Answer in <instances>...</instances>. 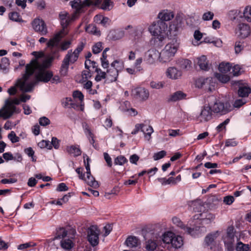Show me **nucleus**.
Masks as SVG:
<instances>
[{
    "label": "nucleus",
    "instance_id": "1",
    "mask_svg": "<svg viewBox=\"0 0 251 251\" xmlns=\"http://www.w3.org/2000/svg\"><path fill=\"white\" fill-rule=\"evenodd\" d=\"M37 64L36 60H31L29 64L26 65L25 73L23 75L22 78L17 80L16 85L20 88L21 91L30 92L32 91L35 83L34 82L26 83V82L34 74L37 68Z\"/></svg>",
    "mask_w": 251,
    "mask_h": 251
},
{
    "label": "nucleus",
    "instance_id": "2",
    "mask_svg": "<svg viewBox=\"0 0 251 251\" xmlns=\"http://www.w3.org/2000/svg\"><path fill=\"white\" fill-rule=\"evenodd\" d=\"M85 43L80 42L77 45L76 48L73 51L72 50L68 51L67 53L65 56L60 67V73L61 75L65 76L67 75L69 65L75 63L79 56L80 53L82 51Z\"/></svg>",
    "mask_w": 251,
    "mask_h": 251
},
{
    "label": "nucleus",
    "instance_id": "3",
    "mask_svg": "<svg viewBox=\"0 0 251 251\" xmlns=\"http://www.w3.org/2000/svg\"><path fill=\"white\" fill-rule=\"evenodd\" d=\"M179 45V43L176 40H173L172 42L167 44L164 49L160 52L161 62L165 63L171 60L176 53Z\"/></svg>",
    "mask_w": 251,
    "mask_h": 251
},
{
    "label": "nucleus",
    "instance_id": "4",
    "mask_svg": "<svg viewBox=\"0 0 251 251\" xmlns=\"http://www.w3.org/2000/svg\"><path fill=\"white\" fill-rule=\"evenodd\" d=\"M167 29V25L163 21H157L153 23L149 28L152 35L155 37V40L162 42L165 37V31Z\"/></svg>",
    "mask_w": 251,
    "mask_h": 251
},
{
    "label": "nucleus",
    "instance_id": "5",
    "mask_svg": "<svg viewBox=\"0 0 251 251\" xmlns=\"http://www.w3.org/2000/svg\"><path fill=\"white\" fill-rule=\"evenodd\" d=\"M20 101L18 99H15L13 100H7L5 101V106L0 110V118L2 117L4 119L9 118L14 113H19V110L13 104H19Z\"/></svg>",
    "mask_w": 251,
    "mask_h": 251
},
{
    "label": "nucleus",
    "instance_id": "6",
    "mask_svg": "<svg viewBox=\"0 0 251 251\" xmlns=\"http://www.w3.org/2000/svg\"><path fill=\"white\" fill-rule=\"evenodd\" d=\"M172 222L175 225L180 227L181 229H183L185 232L193 237H196L201 232H206V228L204 226L191 228L185 226L178 218L176 217L172 218Z\"/></svg>",
    "mask_w": 251,
    "mask_h": 251
},
{
    "label": "nucleus",
    "instance_id": "7",
    "mask_svg": "<svg viewBox=\"0 0 251 251\" xmlns=\"http://www.w3.org/2000/svg\"><path fill=\"white\" fill-rule=\"evenodd\" d=\"M63 30L57 32L47 43V47L50 49L51 52L52 53V55L53 56L50 58V61L54 59L55 54L58 53L59 51V45L60 41L63 37Z\"/></svg>",
    "mask_w": 251,
    "mask_h": 251
},
{
    "label": "nucleus",
    "instance_id": "8",
    "mask_svg": "<svg viewBox=\"0 0 251 251\" xmlns=\"http://www.w3.org/2000/svg\"><path fill=\"white\" fill-rule=\"evenodd\" d=\"M116 64H120V61L116 60H114L111 64L110 68L107 70L106 75V80L105 82L106 83H110L117 80L119 74V69L120 66L115 67Z\"/></svg>",
    "mask_w": 251,
    "mask_h": 251
},
{
    "label": "nucleus",
    "instance_id": "9",
    "mask_svg": "<svg viewBox=\"0 0 251 251\" xmlns=\"http://www.w3.org/2000/svg\"><path fill=\"white\" fill-rule=\"evenodd\" d=\"M87 239L90 244L93 247L97 246L99 242L100 230L97 226H91L87 231Z\"/></svg>",
    "mask_w": 251,
    "mask_h": 251
},
{
    "label": "nucleus",
    "instance_id": "10",
    "mask_svg": "<svg viewBox=\"0 0 251 251\" xmlns=\"http://www.w3.org/2000/svg\"><path fill=\"white\" fill-rule=\"evenodd\" d=\"M211 107L214 113H220L221 115L226 114L232 109V107L228 102L224 103L217 100Z\"/></svg>",
    "mask_w": 251,
    "mask_h": 251
},
{
    "label": "nucleus",
    "instance_id": "11",
    "mask_svg": "<svg viewBox=\"0 0 251 251\" xmlns=\"http://www.w3.org/2000/svg\"><path fill=\"white\" fill-rule=\"evenodd\" d=\"M32 26L35 31L41 35H45L48 33L46 25L42 19H35L32 22Z\"/></svg>",
    "mask_w": 251,
    "mask_h": 251
},
{
    "label": "nucleus",
    "instance_id": "12",
    "mask_svg": "<svg viewBox=\"0 0 251 251\" xmlns=\"http://www.w3.org/2000/svg\"><path fill=\"white\" fill-rule=\"evenodd\" d=\"M131 96L136 99L145 100L149 96L148 90L143 87H137L132 90Z\"/></svg>",
    "mask_w": 251,
    "mask_h": 251
},
{
    "label": "nucleus",
    "instance_id": "13",
    "mask_svg": "<svg viewBox=\"0 0 251 251\" xmlns=\"http://www.w3.org/2000/svg\"><path fill=\"white\" fill-rule=\"evenodd\" d=\"M158 59H159L160 61H161V55L160 52L155 49H152L150 50L146 53L145 60L147 63L152 64Z\"/></svg>",
    "mask_w": 251,
    "mask_h": 251
},
{
    "label": "nucleus",
    "instance_id": "14",
    "mask_svg": "<svg viewBox=\"0 0 251 251\" xmlns=\"http://www.w3.org/2000/svg\"><path fill=\"white\" fill-rule=\"evenodd\" d=\"M87 0H85L83 1L82 3H81V0H74L73 1H70V4L72 7V8L75 9V12L73 14H75V16L77 17L79 14L81 12L82 9L84 6H89L92 5H96L98 4L95 3H90L89 5H86L85 3V2Z\"/></svg>",
    "mask_w": 251,
    "mask_h": 251
},
{
    "label": "nucleus",
    "instance_id": "15",
    "mask_svg": "<svg viewBox=\"0 0 251 251\" xmlns=\"http://www.w3.org/2000/svg\"><path fill=\"white\" fill-rule=\"evenodd\" d=\"M212 109L209 105H204L201 109L200 116L201 122H207L212 118Z\"/></svg>",
    "mask_w": 251,
    "mask_h": 251
},
{
    "label": "nucleus",
    "instance_id": "16",
    "mask_svg": "<svg viewBox=\"0 0 251 251\" xmlns=\"http://www.w3.org/2000/svg\"><path fill=\"white\" fill-rule=\"evenodd\" d=\"M194 219H200L202 224H209L214 220L215 216L212 213L208 212L195 215L194 216Z\"/></svg>",
    "mask_w": 251,
    "mask_h": 251
},
{
    "label": "nucleus",
    "instance_id": "17",
    "mask_svg": "<svg viewBox=\"0 0 251 251\" xmlns=\"http://www.w3.org/2000/svg\"><path fill=\"white\" fill-rule=\"evenodd\" d=\"M238 29L239 31L238 36L242 39L246 38L250 35V27L247 24L244 23L240 24L238 26Z\"/></svg>",
    "mask_w": 251,
    "mask_h": 251
},
{
    "label": "nucleus",
    "instance_id": "18",
    "mask_svg": "<svg viewBox=\"0 0 251 251\" xmlns=\"http://www.w3.org/2000/svg\"><path fill=\"white\" fill-rule=\"evenodd\" d=\"M166 75L168 77L172 79H177L181 76L182 72L176 68L171 67L167 69Z\"/></svg>",
    "mask_w": 251,
    "mask_h": 251
},
{
    "label": "nucleus",
    "instance_id": "19",
    "mask_svg": "<svg viewBox=\"0 0 251 251\" xmlns=\"http://www.w3.org/2000/svg\"><path fill=\"white\" fill-rule=\"evenodd\" d=\"M52 76L53 74L51 71H41L36 75V79L38 81H42L45 83H47L51 79Z\"/></svg>",
    "mask_w": 251,
    "mask_h": 251
},
{
    "label": "nucleus",
    "instance_id": "20",
    "mask_svg": "<svg viewBox=\"0 0 251 251\" xmlns=\"http://www.w3.org/2000/svg\"><path fill=\"white\" fill-rule=\"evenodd\" d=\"M182 17L177 14L173 22L170 25V29L172 31H176L181 27Z\"/></svg>",
    "mask_w": 251,
    "mask_h": 251
},
{
    "label": "nucleus",
    "instance_id": "21",
    "mask_svg": "<svg viewBox=\"0 0 251 251\" xmlns=\"http://www.w3.org/2000/svg\"><path fill=\"white\" fill-rule=\"evenodd\" d=\"M158 18L160 19L159 21H169L174 17V13L168 10H164L160 12L158 15Z\"/></svg>",
    "mask_w": 251,
    "mask_h": 251
},
{
    "label": "nucleus",
    "instance_id": "22",
    "mask_svg": "<svg viewBox=\"0 0 251 251\" xmlns=\"http://www.w3.org/2000/svg\"><path fill=\"white\" fill-rule=\"evenodd\" d=\"M239 89L238 90V96L240 97H246L249 96V95L251 92V88L247 85L244 84H240L239 82Z\"/></svg>",
    "mask_w": 251,
    "mask_h": 251
},
{
    "label": "nucleus",
    "instance_id": "23",
    "mask_svg": "<svg viewBox=\"0 0 251 251\" xmlns=\"http://www.w3.org/2000/svg\"><path fill=\"white\" fill-rule=\"evenodd\" d=\"M197 63L199 66L201 70L208 71L209 69L207 58L205 55H202L201 57L196 58Z\"/></svg>",
    "mask_w": 251,
    "mask_h": 251
},
{
    "label": "nucleus",
    "instance_id": "24",
    "mask_svg": "<svg viewBox=\"0 0 251 251\" xmlns=\"http://www.w3.org/2000/svg\"><path fill=\"white\" fill-rule=\"evenodd\" d=\"M186 94L184 93L181 91H178L170 95L169 98L168 100V101H176L178 100L185 99L186 98Z\"/></svg>",
    "mask_w": 251,
    "mask_h": 251
},
{
    "label": "nucleus",
    "instance_id": "25",
    "mask_svg": "<svg viewBox=\"0 0 251 251\" xmlns=\"http://www.w3.org/2000/svg\"><path fill=\"white\" fill-rule=\"evenodd\" d=\"M126 245L129 248L137 247L140 245V241L135 236H129L125 241Z\"/></svg>",
    "mask_w": 251,
    "mask_h": 251
},
{
    "label": "nucleus",
    "instance_id": "26",
    "mask_svg": "<svg viewBox=\"0 0 251 251\" xmlns=\"http://www.w3.org/2000/svg\"><path fill=\"white\" fill-rule=\"evenodd\" d=\"M151 239H149L146 242V248L149 251H154L156 249L157 244L155 238H157V235L152 234Z\"/></svg>",
    "mask_w": 251,
    "mask_h": 251
},
{
    "label": "nucleus",
    "instance_id": "27",
    "mask_svg": "<svg viewBox=\"0 0 251 251\" xmlns=\"http://www.w3.org/2000/svg\"><path fill=\"white\" fill-rule=\"evenodd\" d=\"M67 151L74 156H78L81 153V151L77 145H72L66 147Z\"/></svg>",
    "mask_w": 251,
    "mask_h": 251
},
{
    "label": "nucleus",
    "instance_id": "28",
    "mask_svg": "<svg viewBox=\"0 0 251 251\" xmlns=\"http://www.w3.org/2000/svg\"><path fill=\"white\" fill-rule=\"evenodd\" d=\"M86 174L87 177H84V179L83 180L86 182L88 185L95 188H96L97 187H99V184L98 181H97L95 179V178L92 176L91 173Z\"/></svg>",
    "mask_w": 251,
    "mask_h": 251
},
{
    "label": "nucleus",
    "instance_id": "29",
    "mask_svg": "<svg viewBox=\"0 0 251 251\" xmlns=\"http://www.w3.org/2000/svg\"><path fill=\"white\" fill-rule=\"evenodd\" d=\"M183 243L182 237L175 234V237L173 238V240L171 243L172 246L176 249H178L180 248L183 245Z\"/></svg>",
    "mask_w": 251,
    "mask_h": 251
},
{
    "label": "nucleus",
    "instance_id": "30",
    "mask_svg": "<svg viewBox=\"0 0 251 251\" xmlns=\"http://www.w3.org/2000/svg\"><path fill=\"white\" fill-rule=\"evenodd\" d=\"M175 233L171 231H168L164 233L162 235V241L164 243L166 244H171L173 240V238L175 237Z\"/></svg>",
    "mask_w": 251,
    "mask_h": 251
},
{
    "label": "nucleus",
    "instance_id": "31",
    "mask_svg": "<svg viewBox=\"0 0 251 251\" xmlns=\"http://www.w3.org/2000/svg\"><path fill=\"white\" fill-rule=\"evenodd\" d=\"M76 18L77 17L75 16V14H73L71 17H68V18L60 21L63 32L64 31V29L67 27L71 22L75 21Z\"/></svg>",
    "mask_w": 251,
    "mask_h": 251
},
{
    "label": "nucleus",
    "instance_id": "32",
    "mask_svg": "<svg viewBox=\"0 0 251 251\" xmlns=\"http://www.w3.org/2000/svg\"><path fill=\"white\" fill-rule=\"evenodd\" d=\"M210 81V79L209 78L201 77L196 80V85L197 87L201 88L206 84H208Z\"/></svg>",
    "mask_w": 251,
    "mask_h": 251
},
{
    "label": "nucleus",
    "instance_id": "33",
    "mask_svg": "<svg viewBox=\"0 0 251 251\" xmlns=\"http://www.w3.org/2000/svg\"><path fill=\"white\" fill-rule=\"evenodd\" d=\"M231 69V65L229 63H221L219 66V70L222 73H227L230 72Z\"/></svg>",
    "mask_w": 251,
    "mask_h": 251
},
{
    "label": "nucleus",
    "instance_id": "34",
    "mask_svg": "<svg viewBox=\"0 0 251 251\" xmlns=\"http://www.w3.org/2000/svg\"><path fill=\"white\" fill-rule=\"evenodd\" d=\"M95 72L97 73L95 77V80L97 82L101 81L102 79H105L106 80V73L101 71L100 68H96Z\"/></svg>",
    "mask_w": 251,
    "mask_h": 251
},
{
    "label": "nucleus",
    "instance_id": "35",
    "mask_svg": "<svg viewBox=\"0 0 251 251\" xmlns=\"http://www.w3.org/2000/svg\"><path fill=\"white\" fill-rule=\"evenodd\" d=\"M219 235V231H217L213 234H210L207 235L205 238V242L207 245L211 244L214 240Z\"/></svg>",
    "mask_w": 251,
    "mask_h": 251
},
{
    "label": "nucleus",
    "instance_id": "36",
    "mask_svg": "<svg viewBox=\"0 0 251 251\" xmlns=\"http://www.w3.org/2000/svg\"><path fill=\"white\" fill-rule=\"evenodd\" d=\"M61 246L66 250H70L73 247V243L70 239H62L61 241Z\"/></svg>",
    "mask_w": 251,
    "mask_h": 251
},
{
    "label": "nucleus",
    "instance_id": "37",
    "mask_svg": "<svg viewBox=\"0 0 251 251\" xmlns=\"http://www.w3.org/2000/svg\"><path fill=\"white\" fill-rule=\"evenodd\" d=\"M216 73L215 75V77L222 83H226L230 80V77L227 75Z\"/></svg>",
    "mask_w": 251,
    "mask_h": 251
},
{
    "label": "nucleus",
    "instance_id": "38",
    "mask_svg": "<svg viewBox=\"0 0 251 251\" xmlns=\"http://www.w3.org/2000/svg\"><path fill=\"white\" fill-rule=\"evenodd\" d=\"M234 227L233 226H229L227 227L226 230V236L225 239H234Z\"/></svg>",
    "mask_w": 251,
    "mask_h": 251
},
{
    "label": "nucleus",
    "instance_id": "39",
    "mask_svg": "<svg viewBox=\"0 0 251 251\" xmlns=\"http://www.w3.org/2000/svg\"><path fill=\"white\" fill-rule=\"evenodd\" d=\"M234 241V239H224V243L226 247V249L227 251H233L234 250V246L233 242Z\"/></svg>",
    "mask_w": 251,
    "mask_h": 251
},
{
    "label": "nucleus",
    "instance_id": "40",
    "mask_svg": "<svg viewBox=\"0 0 251 251\" xmlns=\"http://www.w3.org/2000/svg\"><path fill=\"white\" fill-rule=\"evenodd\" d=\"M9 64V60L8 58H2L1 63H0V70H2L3 71L6 70Z\"/></svg>",
    "mask_w": 251,
    "mask_h": 251
},
{
    "label": "nucleus",
    "instance_id": "41",
    "mask_svg": "<svg viewBox=\"0 0 251 251\" xmlns=\"http://www.w3.org/2000/svg\"><path fill=\"white\" fill-rule=\"evenodd\" d=\"M243 15L245 19L248 22H251V6H247L243 12Z\"/></svg>",
    "mask_w": 251,
    "mask_h": 251
},
{
    "label": "nucleus",
    "instance_id": "42",
    "mask_svg": "<svg viewBox=\"0 0 251 251\" xmlns=\"http://www.w3.org/2000/svg\"><path fill=\"white\" fill-rule=\"evenodd\" d=\"M113 7V2L110 0H104L103 3L101 4V9L104 10H110Z\"/></svg>",
    "mask_w": 251,
    "mask_h": 251
},
{
    "label": "nucleus",
    "instance_id": "43",
    "mask_svg": "<svg viewBox=\"0 0 251 251\" xmlns=\"http://www.w3.org/2000/svg\"><path fill=\"white\" fill-rule=\"evenodd\" d=\"M191 61L187 59H183L180 62V67L183 69L188 70L191 67Z\"/></svg>",
    "mask_w": 251,
    "mask_h": 251
},
{
    "label": "nucleus",
    "instance_id": "44",
    "mask_svg": "<svg viewBox=\"0 0 251 251\" xmlns=\"http://www.w3.org/2000/svg\"><path fill=\"white\" fill-rule=\"evenodd\" d=\"M127 162L126 158L122 155L117 156L115 159L114 163L115 165H123Z\"/></svg>",
    "mask_w": 251,
    "mask_h": 251
},
{
    "label": "nucleus",
    "instance_id": "45",
    "mask_svg": "<svg viewBox=\"0 0 251 251\" xmlns=\"http://www.w3.org/2000/svg\"><path fill=\"white\" fill-rule=\"evenodd\" d=\"M9 18L11 20L15 22H20L22 18L20 17V14L17 12H12L9 14Z\"/></svg>",
    "mask_w": 251,
    "mask_h": 251
},
{
    "label": "nucleus",
    "instance_id": "46",
    "mask_svg": "<svg viewBox=\"0 0 251 251\" xmlns=\"http://www.w3.org/2000/svg\"><path fill=\"white\" fill-rule=\"evenodd\" d=\"M103 47L101 42H98L95 44L92 48V51L94 54H98L100 53L102 50Z\"/></svg>",
    "mask_w": 251,
    "mask_h": 251
},
{
    "label": "nucleus",
    "instance_id": "47",
    "mask_svg": "<svg viewBox=\"0 0 251 251\" xmlns=\"http://www.w3.org/2000/svg\"><path fill=\"white\" fill-rule=\"evenodd\" d=\"M38 145L41 148H47L50 150L52 149V146L50 145V141L47 140H42L38 143Z\"/></svg>",
    "mask_w": 251,
    "mask_h": 251
},
{
    "label": "nucleus",
    "instance_id": "48",
    "mask_svg": "<svg viewBox=\"0 0 251 251\" xmlns=\"http://www.w3.org/2000/svg\"><path fill=\"white\" fill-rule=\"evenodd\" d=\"M166 155V151H161L156 153H155L153 156L154 160H158Z\"/></svg>",
    "mask_w": 251,
    "mask_h": 251
},
{
    "label": "nucleus",
    "instance_id": "49",
    "mask_svg": "<svg viewBox=\"0 0 251 251\" xmlns=\"http://www.w3.org/2000/svg\"><path fill=\"white\" fill-rule=\"evenodd\" d=\"M8 137L12 143H15L19 141L20 138L16 136L14 131H11L8 135Z\"/></svg>",
    "mask_w": 251,
    "mask_h": 251
},
{
    "label": "nucleus",
    "instance_id": "50",
    "mask_svg": "<svg viewBox=\"0 0 251 251\" xmlns=\"http://www.w3.org/2000/svg\"><path fill=\"white\" fill-rule=\"evenodd\" d=\"M214 14L211 11H207L206 12H205L202 16V19L203 21H209L213 19L214 17Z\"/></svg>",
    "mask_w": 251,
    "mask_h": 251
},
{
    "label": "nucleus",
    "instance_id": "51",
    "mask_svg": "<svg viewBox=\"0 0 251 251\" xmlns=\"http://www.w3.org/2000/svg\"><path fill=\"white\" fill-rule=\"evenodd\" d=\"M71 43V41H65L62 42L59 46L60 50L62 51L67 50L70 48Z\"/></svg>",
    "mask_w": 251,
    "mask_h": 251
},
{
    "label": "nucleus",
    "instance_id": "52",
    "mask_svg": "<svg viewBox=\"0 0 251 251\" xmlns=\"http://www.w3.org/2000/svg\"><path fill=\"white\" fill-rule=\"evenodd\" d=\"M145 125H144V124L136 125L134 129L131 132V134H136L140 130H141L144 133H145Z\"/></svg>",
    "mask_w": 251,
    "mask_h": 251
},
{
    "label": "nucleus",
    "instance_id": "53",
    "mask_svg": "<svg viewBox=\"0 0 251 251\" xmlns=\"http://www.w3.org/2000/svg\"><path fill=\"white\" fill-rule=\"evenodd\" d=\"M82 126L84 130L85 133L87 135H88L90 137H92L93 135V133H92L91 129L87 123H86V122L82 123Z\"/></svg>",
    "mask_w": 251,
    "mask_h": 251
},
{
    "label": "nucleus",
    "instance_id": "54",
    "mask_svg": "<svg viewBox=\"0 0 251 251\" xmlns=\"http://www.w3.org/2000/svg\"><path fill=\"white\" fill-rule=\"evenodd\" d=\"M231 70L232 71L230 72L234 76H238L240 75L241 68L239 65H236L233 67L231 66Z\"/></svg>",
    "mask_w": 251,
    "mask_h": 251
},
{
    "label": "nucleus",
    "instance_id": "55",
    "mask_svg": "<svg viewBox=\"0 0 251 251\" xmlns=\"http://www.w3.org/2000/svg\"><path fill=\"white\" fill-rule=\"evenodd\" d=\"M249 249V245L239 242L237 244L236 250L237 251H248Z\"/></svg>",
    "mask_w": 251,
    "mask_h": 251
},
{
    "label": "nucleus",
    "instance_id": "56",
    "mask_svg": "<svg viewBox=\"0 0 251 251\" xmlns=\"http://www.w3.org/2000/svg\"><path fill=\"white\" fill-rule=\"evenodd\" d=\"M67 235V231L64 227H60L57 230V238H61L66 237Z\"/></svg>",
    "mask_w": 251,
    "mask_h": 251
},
{
    "label": "nucleus",
    "instance_id": "57",
    "mask_svg": "<svg viewBox=\"0 0 251 251\" xmlns=\"http://www.w3.org/2000/svg\"><path fill=\"white\" fill-rule=\"evenodd\" d=\"M229 121L230 120L229 119H226V120H225L223 123H222L217 126V130L218 132H220L223 129H225L226 125L229 123Z\"/></svg>",
    "mask_w": 251,
    "mask_h": 251
},
{
    "label": "nucleus",
    "instance_id": "58",
    "mask_svg": "<svg viewBox=\"0 0 251 251\" xmlns=\"http://www.w3.org/2000/svg\"><path fill=\"white\" fill-rule=\"evenodd\" d=\"M25 152L29 157H31L33 161H36V159L34 158V151L32 148L29 147L25 149Z\"/></svg>",
    "mask_w": 251,
    "mask_h": 251
},
{
    "label": "nucleus",
    "instance_id": "59",
    "mask_svg": "<svg viewBox=\"0 0 251 251\" xmlns=\"http://www.w3.org/2000/svg\"><path fill=\"white\" fill-rule=\"evenodd\" d=\"M234 201V198L232 196H227L224 198L223 201L227 205L231 204Z\"/></svg>",
    "mask_w": 251,
    "mask_h": 251
},
{
    "label": "nucleus",
    "instance_id": "60",
    "mask_svg": "<svg viewBox=\"0 0 251 251\" xmlns=\"http://www.w3.org/2000/svg\"><path fill=\"white\" fill-rule=\"evenodd\" d=\"M39 124L42 126H46L50 124V120L46 117H42L39 119Z\"/></svg>",
    "mask_w": 251,
    "mask_h": 251
},
{
    "label": "nucleus",
    "instance_id": "61",
    "mask_svg": "<svg viewBox=\"0 0 251 251\" xmlns=\"http://www.w3.org/2000/svg\"><path fill=\"white\" fill-rule=\"evenodd\" d=\"M50 144V145L51 146H52L55 149H58L60 146V141L56 137H53Z\"/></svg>",
    "mask_w": 251,
    "mask_h": 251
},
{
    "label": "nucleus",
    "instance_id": "62",
    "mask_svg": "<svg viewBox=\"0 0 251 251\" xmlns=\"http://www.w3.org/2000/svg\"><path fill=\"white\" fill-rule=\"evenodd\" d=\"M151 87L152 88L160 89L162 88L164 84L162 82L151 81L150 83Z\"/></svg>",
    "mask_w": 251,
    "mask_h": 251
},
{
    "label": "nucleus",
    "instance_id": "63",
    "mask_svg": "<svg viewBox=\"0 0 251 251\" xmlns=\"http://www.w3.org/2000/svg\"><path fill=\"white\" fill-rule=\"evenodd\" d=\"M68 190V187L64 183H59L56 188V191L58 192L66 191H67Z\"/></svg>",
    "mask_w": 251,
    "mask_h": 251
},
{
    "label": "nucleus",
    "instance_id": "64",
    "mask_svg": "<svg viewBox=\"0 0 251 251\" xmlns=\"http://www.w3.org/2000/svg\"><path fill=\"white\" fill-rule=\"evenodd\" d=\"M73 97L75 98H77L82 101L84 99V96L82 93L79 91H75L73 93Z\"/></svg>",
    "mask_w": 251,
    "mask_h": 251
}]
</instances>
